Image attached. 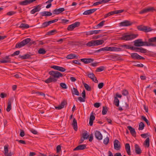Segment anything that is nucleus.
I'll use <instances>...</instances> for the list:
<instances>
[{"label":"nucleus","instance_id":"obj_1","mask_svg":"<svg viewBox=\"0 0 156 156\" xmlns=\"http://www.w3.org/2000/svg\"><path fill=\"white\" fill-rule=\"evenodd\" d=\"M156 41V37L150 38L148 41H142L141 39H138L134 41L135 46L137 47L142 46H154L156 47V44H154L153 42Z\"/></svg>","mask_w":156,"mask_h":156},{"label":"nucleus","instance_id":"obj_2","mask_svg":"<svg viewBox=\"0 0 156 156\" xmlns=\"http://www.w3.org/2000/svg\"><path fill=\"white\" fill-rule=\"evenodd\" d=\"M104 40H93L87 43L86 44V45L87 46L89 47L97 46L102 44L104 43Z\"/></svg>","mask_w":156,"mask_h":156},{"label":"nucleus","instance_id":"obj_3","mask_svg":"<svg viewBox=\"0 0 156 156\" xmlns=\"http://www.w3.org/2000/svg\"><path fill=\"white\" fill-rule=\"evenodd\" d=\"M137 36V34H125L122 35V37L120 38V39L126 41H130L135 38Z\"/></svg>","mask_w":156,"mask_h":156},{"label":"nucleus","instance_id":"obj_4","mask_svg":"<svg viewBox=\"0 0 156 156\" xmlns=\"http://www.w3.org/2000/svg\"><path fill=\"white\" fill-rule=\"evenodd\" d=\"M122 51V49L120 48L115 47H105L102 48L97 50V52H100L102 51Z\"/></svg>","mask_w":156,"mask_h":156},{"label":"nucleus","instance_id":"obj_5","mask_svg":"<svg viewBox=\"0 0 156 156\" xmlns=\"http://www.w3.org/2000/svg\"><path fill=\"white\" fill-rule=\"evenodd\" d=\"M49 74L52 77L53 80H55L54 82L57 80L58 79L62 76V74L57 71H50L49 73Z\"/></svg>","mask_w":156,"mask_h":156},{"label":"nucleus","instance_id":"obj_6","mask_svg":"<svg viewBox=\"0 0 156 156\" xmlns=\"http://www.w3.org/2000/svg\"><path fill=\"white\" fill-rule=\"evenodd\" d=\"M30 41L31 39L30 38H26L20 42L16 44L15 47L16 48H21L28 44Z\"/></svg>","mask_w":156,"mask_h":156},{"label":"nucleus","instance_id":"obj_7","mask_svg":"<svg viewBox=\"0 0 156 156\" xmlns=\"http://www.w3.org/2000/svg\"><path fill=\"white\" fill-rule=\"evenodd\" d=\"M80 23L79 22H76L68 26L67 30L69 31L73 30L74 28L79 25Z\"/></svg>","mask_w":156,"mask_h":156},{"label":"nucleus","instance_id":"obj_8","mask_svg":"<svg viewBox=\"0 0 156 156\" xmlns=\"http://www.w3.org/2000/svg\"><path fill=\"white\" fill-rule=\"evenodd\" d=\"M114 148L115 150H119L121 148L120 143L118 140H116L114 141Z\"/></svg>","mask_w":156,"mask_h":156},{"label":"nucleus","instance_id":"obj_9","mask_svg":"<svg viewBox=\"0 0 156 156\" xmlns=\"http://www.w3.org/2000/svg\"><path fill=\"white\" fill-rule=\"evenodd\" d=\"M138 29L140 30L144 31L145 32H148L151 30L150 28L146 26H139L138 27Z\"/></svg>","mask_w":156,"mask_h":156},{"label":"nucleus","instance_id":"obj_10","mask_svg":"<svg viewBox=\"0 0 156 156\" xmlns=\"http://www.w3.org/2000/svg\"><path fill=\"white\" fill-rule=\"evenodd\" d=\"M80 60L82 62L85 64H87L91 63L94 61L93 59L91 58H82Z\"/></svg>","mask_w":156,"mask_h":156},{"label":"nucleus","instance_id":"obj_11","mask_svg":"<svg viewBox=\"0 0 156 156\" xmlns=\"http://www.w3.org/2000/svg\"><path fill=\"white\" fill-rule=\"evenodd\" d=\"M36 0H25L20 2L19 3L21 5H25L30 4L32 2Z\"/></svg>","mask_w":156,"mask_h":156},{"label":"nucleus","instance_id":"obj_12","mask_svg":"<svg viewBox=\"0 0 156 156\" xmlns=\"http://www.w3.org/2000/svg\"><path fill=\"white\" fill-rule=\"evenodd\" d=\"M51 68L55 70H58L62 72H64L66 71V69L63 67L57 66H51Z\"/></svg>","mask_w":156,"mask_h":156},{"label":"nucleus","instance_id":"obj_13","mask_svg":"<svg viewBox=\"0 0 156 156\" xmlns=\"http://www.w3.org/2000/svg\"><path fill=\"white\" fill-rule=\"evenodd\" d=\"M131 57L134 59H144V58L141 56L139 55L136 53H132L131 54Z\"/></svg>","mask_w":156,"mask_h":156},{"label":"nucleus","instance_id":"obj_14","mask_svg":"<svg viewBox=\"0 0 156 156\" xmlns=\"http://www.w3.org/2000/svg\"><path fill=\"white\" fill-rule=\"evenodd\" d=\"M97 9H93L85 11L83 13V14L84 15H89L94 13Z\"/></svg>","mask_w":156,"mask_h":156},{"label":"nucleus","instance_id":"obj_15","mask_svg":"<svg viewBox=\"0 0 156 156\" xmlns=\"http://www.w3.org/2000/svg\"><path fill=\"white\" fill-rule=\"evenodd\" d=\"M95 137L97 139L100 140L102 139V135L101 133L99 131H96L95 133Z\"/></svg>","mask_w":156,"mask_h":156},{"label":"nucleus","instance_id":"obj_16","mask_svg":"<svg viewBox=\"0 0 156 156\" xmlns=\"http://www.w3.org/2000/svg\"><path fill=\"white\" fill-rule=\"evenodd\" d=\"M65 10V9L63 8H60L54 10L53 12L54 14H58L64 11Z\"/></svg>","mask_w":156,"mask_h":156},{"label":"nucleus","instance_id":"obj_17","mask_svg":"<svg viewBox=\"0 0 156 156\" xmlns=\"http://www.w3.org/2000/svg\"><path fill=\"white\" fill-rule=\"evenodd\" d=\"M86 147V145L85 144H81L73 149V151H79L85 149Z\"/></svg>","mask_w":156,"mask_h":156},{"label":"nucleus","instance_id":"obj_18","mask_svg":"<svg viewBox=\"0 0 156 156\" xmlns=\"http://www.w3.org/2000/svg\"><path fill=\"white\" fill-rule=\"evenodd\" d=\"M95 83H98V80H97L94 74L93 73H89L87 75Z\"/></svg>","mask_w":156,"mask_h":156},{"label":"nucleus","instance_id":"obj_19","mask_svg":"<svg viewBox=\"0 0 156 156\" xmlns=\"http://www.w3.org/2000/svg\"><path fill=\"white\" fill-rule=\"evenodd\" d=\"M41 6L39 5H37L31 11L30 13L32 14H33L36 12L40 11L41 9Z\"/></svg>","mask_w":156,"mask_h":156},{"label":"nucleus","instance_id":"obj_20","mask_svg":"<svg viewBox=\"0 0 156 156\" xmlns=\"http://www.w3.org/2000/svg\"><path fill=\"white\" fill-rule=\"evenodd\" d=\"M131 24L130 22L126 20L124 21L121 22L119 23L120 26H128Z\"/></svg>","mask_w":156,"mask_h":156},{"label":"nucleus","instance_id":"obj_21","mask_svg":"<svg viewBox=\"0 0 156 156\" xmlns=\"http://www.w3.org/2000/svg\"><path fill=\"white\" fill-rule=\"evenodd\" d=\"M100 30H90L86 33V34L87 35H91L94 34H98L99 33Z\"/></svg>","mask_w":156,"mask_h":156},{"label":"nucleus","instance_id":"obj_22","mask_svg":"<svg viewBox=\"0 0 156 156\" xmlns=\"http://www.w3.org/2000/svg\"><path fill=\"white\" fill-rule=\"evenodd\" d=\"M127 128L129 130L130 132L132 135L133 136H135L136 134V132L135 129L130 126H128Z\"/></svg>","mask_w":156,"mask_h":156},{"label":"nucleus","instance_id":"obj_23","mask_svg":"<svg viewBox=\"0 0 156 156\" xmlns=\"http://www.w3.org/2000/svg\"><path fill=\"white\" fill-rule=\"evenodd\" d=\"M125 149L126 150L127 153L129 155H131V151L130 146L129 144H126L125 145Z\"/></svg>","mask_w":156,"mask_h":156},{"label":"nucleus","instance_id":"obj_24","mask_svg":"<svg viewBox=\"0 0 156 156\" xmlns=\"http://www.w3.org/2000/svg\"><path fill=\"white\" fill-rule=\"evenodd\" d=\"M95 119V116L91 114H90V119L89 124L90 126H92L93 125V122L94 120Z\"/></svg>","mask_w":156,"mask_h":156},{"label":"nucleus","instance_id":"obj_25","mask_svg":"<svg viewBox=\"0 0 156 156\" xmlns=\"http://www.w3.org/2000/svg\"><path fill=\"white\" fill-rule=\"evenodd\" d=\"M72 125L74 129L76 131L77 129V125L76 121L75 118H73V122H72Z\"/></svg>","mask_w":156,"mask_h":156},{"label":"nucleus","instance_id":"obj_26","mask_svg":"<svg viewBox=\"0 0 156 156\" xmlns=\"http://www.w3.org/2000/svg\"><path fill=\"white\" fill-rule=\"evenodd\" d=\"M135 146L136 153L137 154H140L141 153V151L139 146L136 144Z\"/></svg>","mask_w":156,"mask_h":156},{"label":"nucleus","instance_id":"obj_27","mask_svg":"<svg viewBox=\"0 0 156 156\" xmlns=\"http://www.w3.org/2000/svg\"><path fill=\"white\" fill-rule=\"evenodd\" d=\"M3 63H10L11 60L9 56H6L3 59H2Z\"/></svg>","mask_w":156,"mask_h":156},{"label":"nucleus","instance_id":"obj_28","mask_svg":"<svg viewBox=\"0 0 156 156\" xmlns=\"http://www.w3.org/2000/svg\"><path fill=\"white\" fill-rule=\"evenodd\" d=\"M41 15L43 16H50L52 15V13L48 11H44L41 12Z\"/></svg>","mask_w":156,"mask_h":156},{"label":"nucleus","instance_id":"obj_29","mask_svg":"<svg viewBox=\"0 0 156 156\" xmlns=\"http://www.w3.org/2000/svg\"><path fill=\"white\" fill-rule=\"evenodd\" d=\"M53 80L52 78V77L51 76L47 80H45L44 82L47 83H48L52 82H55L54 80Z\"/></svg>","mask_w":156,"mask_h":156},{"label":"nucleus","instance_id":"obj_30","mask_svg":"<svg viewBox=\"0 0 156 156\" xmlns=\"http://www.w3.org/2000/svg\"><path fill=\"white\" fill-rule=\"evenodd\" d=\"M136 51L137 52H139L142 53H145L147 52L146 50L142 48H136Z\"/></svg>","mask_w":156,"mask_h":156},{"label":"nucleus","instance_id":"obj_31","mask_svg":"<svg viewBox=\"0 0 156 156\" xmlns=\"http://www.w3.org/2000/svg\"><path fill=\"white\" fill-rule=\"evenodd\" d=\"M105 22V21H101L99 23L95 26L94 28V29H98L102 27L104 25Z\"/></svg>","mask_w":156,"mask_h":156},{"label":"nucleus","instance_id":"obj_32","mask_svg":"<svg viewBox=\"0 0 156 156\" xmlns=\"http://www.w3.org/2000/svg\"><path fill=\"white\" fill-rule=\"evenodd\" d=\"M144 144L145 147H149L150 145V139L149 138H147L145 140Z\"/></svg>","mask_w":156,"mask_h":156},{"label":"nucleus","instance_id":"obj_33","mask_svg":"<svg viewBox=\"0 0 156 156\" xmlns=\"http://www.w3.org/2000/svg\"><path fill=\"white\" fill-rule=\"evenodd\" d=\"M71 90L73 94H75L77 96H79V92L76 88H73Z\"/></svg>","mask_w":156,"mask_h":156},{"label":"nucleus","instance_id":"obj_34","mask_svg":"<svg viewBox=\"0 0 156 156\" xmlns=\"http://www.w3.org/2000/svg\"><path fill=\"white\" fill-rule=\"evenodd\" d=\"M20 27L23 29H27L29 27V25L25 23H22L20 26Z\"/></svg>","mask_w":156,"mask_h":156},{"label":"nucleus","instance_id":"obj_35","mask_svg":"<svg viewBox=\"0 0 156 156\" xmlns=\"http://www.w3.org/2000/svg\"><path fill=\"white\" fill-rule=\"evenodd\" d=\"M119 100L118 99L117 97H115L114 100V104L117 106L118 107L119 105Z\"/></svg>","mask_w":156,"mask_h":156},{"label":"nucleus","instance_id":"obj_36","mask_svg":"<svg viewBox=\"0 0 156 156\" xmlns=\"http://www.w3.org/2000/svg\"><path fill=\"white\" fill-rule=\"evenodd\" d=\"M76 57V56L74 54H70L67 56L66 58L68 59H72Z\"/></svg>","mask_w":156,"mask_h":156},{"label":"nucleus","instance_id":"obj_37","mask_svg":"<svg viewBox=\"0 0 156 156\" xmlns=\"http://www.w3.org/2000/svg\"><path fill=\"white\" fill-rule=\"evenodd\" d=\"M89 133L87 132H84L83 134V137L85 139H87L89 137Z\"/></svg>","mask_w":156,"mask_h":156},{"label":"nucleus","instance_id":"obj_38","mask_svg":"<svg viewBox=\"0 0 156 156\" xmlns=\"http://www.w3.org/2000/svg\"><path fill=\"white\" fill-rule=\"evenodd\" d=\"M8 106L7 108H6V111L7 112H9L11 108V101H9L8 103Z\"/></svg>","mask_w":156,"mask_h":156},{"label":"nucleus","instance_id":"obj_39","mask_svg":"<svg viewBox=\"0 0 156 156\" xmlns=\"http://www.w3.org/2000/svg\"><path fill=\"white\" fill-rule=\"evenodd\" d=\"M144 127V124L143 122H141L139 124L138 129L139 130H143Z\"/></svg>","mask_w":156,"mask_h":156},{"label":"nucleus","instance_id":"obj_40","mask_svg":"<svg viewBox=\"0 0 156 156\" xmlns=\"http://www.w3.org/2000/svg\"><path fill=\"white\" fill-rule=\"evenodd\" d=\"M46 51L45 49L43 48H41L39 49L38 52L40 54H44L46 53Z\"/></svg>","mask_w":156,"mask_h":156},{"label":"nucleus","instance_id":"obj_41","mask_svg":"<svg viewBox=\"0 0 156 156\" xmlns=\"http://www.w3.org/2000/svg\"><path fill=\"white\" fill-rule=\"evenodd\" d=\"M83 84L86 90L89 91H90L91 90V87H90L86 83H84Z\"/></svg>","mask_w":156,"mask_h":156},{"label":"nucleus","instance_id":"obj_42","mask_svg":"<svg viewBox=\"0 0 156 156\" xmlns=\"http://www.w3.org/2000/svg\"><path fill=\"white\" fill-rule=\"evenodd\" d=\"M105 69V67L104 66H100L98 68L96 69V71L98 72H101Z\"/></svg>","mask_w":156,"mask_h":156},{"label":"nucleus","instance_id":"obj_43","mask_svg":"<svg viewBox=\"0 0 156 156\" xmlns=\"http://www.w3.org/2000/svg\"><path fill=\"white\" fill-rule=\"evenodd\" d=\"M107 109L106 107H103V109L102 111V114L103 115H105L107 112Z\"/></svg>","mask_w":156,"mask_h":156},{"label":"nucleus","instance_id":"obj_44","mask_svg":"<svg viewBox=\"0 0 156 156\" xmlns=\"http://www.w3.org/2000/svg\"><path fill=\"white\" fill-rule=\"evenodd\" d=\"M109 142V138L108 137H107L105 138L103 140V143L105 144H108Z\"/></svg>","mask_w":156,"mask_h":156},{"label":"nucleus","instance_id":"obj_45","mask_svg":"<svg viewBox=\"0 0 156 156\" xmlns=\"http://www.w3.org/2000/svg\"><path fill=\"white\" fill-rule=\"evenodd\" d=\"M30 57V55L29 54H27L23 55L22 58L23 59H27Z\"/></svg>","mask_w":156,"mask_h":156},{"label":"nucleus","instance_id":"obj_46","mask_svg":"<svg viewBox=\"0 0 156 156\" xmlns=\"http://www.w3.org/2000/svg\"><path fill=\"white\" fill-rule=\"evenodd\" d=\"M16 13V12L12 11H10V12H7V15L9 16H11L14 15Z\"/></svg>","mask_w":156,"mask_h":156},{"label":"nucleus","instance_id":"obj_47","mask_svg":"<svg viewBox=\"0 0 156 156\" xmlns=\"http://www.w3.org/2000/svg\"><path fill=\"white\" fill-rule=\"evenodd\" d=\"M141 118L142 119H143L144 121H145L147 124L148 125H149V122L148 121V120L146 119V118L144 116H142L141 117Z\"/></svg>","mask_w":156,"mask_h":156},{"label":"nucleus","instance_id":"obj_48","mask_svg":"<svg viewBox=\"0 0 156 156\" xmlns=\"http://www.w3.org/2000/svg\"><path fill=\"white\" fill-rule=\"evenodd\" d=\"M8 152V147L6 146H5L4 147V154H5L7 153Z\"/></svg>","mask_w":156,"mask_h":156},{"label":"nucleus","instance_id":"obj_49","mask_svg":"<svg viewBox=\"0 0 156 156\" xmlns=\"http://www.w3.org/2000/svg\"><path fill=\"white\" fill-rule=\"evenodd\" d=\"M60 85L62 88L64 89L67 88L66 85L65 83H60Z\"/></svg>","mask_w":156,"mask_h":156},{"label":"nucleus","instance_id":"obj_50","mask_svg":"<svg viewBox=\"0 0 156 156\" xmlns=\"http://www.w3.org/2000/svg\"><path fill=\"white\" fill-rule=\"evenodd\" d=\"M56 32V30H53L49 31L48 32V34L49 35H52L54 34V33Z\"/></svg>","mask_w":156,"mask_h":156},{"label":"nucleus","instance_id":"obj_51","mask_svg":"<svg viewBox=\"0 0 156 156\" xmlns=\"http://www.w3.org/2000/svg\"><path fill=\"white\" fill-rule=\"evenodd\" d=\"M49 25L47 22H46L43 23L41 25V27H45Z\"/></svg>","mask_w":156,"mask_h":156},{"label":"nucleus","instance_id":"obj_52","mask_svg":"<svg viewBox=\"0 0 156 156\" xmlns=\"http://www.w3.org/2000/svg\"><path fill=\"white\" fill-rule=\"evenodd\" d=\"M122 94L124 96H126L128 94V93L127 90H124L122 91Z\"/></svg>","mask_w":156,"mask_h":156},{"label":"nucleus","instance_id":"obj_53","mask_svg":"<svg viewBox=\"0 0 156 156\" xmlns=\"http://www.w3.org/2000/svg\"><path fill=\"white\" fill-rule=\"evenodd\" d=\"M78 100L80 102H84L85 101V98L83 97L82 98L81 97H79L78 98Z\"/></svg>","mask_w":156,"mask_h":156},{"label":"nucleus","instance_id":"obj_54","mask_svg":"<svg viewBox=\"0 0 156 156\" xmlns=\"http://www.w3.org/2000/svg\"><path fill=\"white\" fill-rule=\"evenodd\" d=\"M122 47H125L126 49H130L131 46L129 45H123L121 46Z\"/></svg>","mask_w":156,"mask_h":156},{"label":"nucleus","instance_id":"obj_55","mask_svg":"<svg viewBox=\"0 0 156 156\" xmlns=\"http://www.w3.org/2000/svg\"><path fill=\"white\" fill-rule=\"evenodd\" d=\"M104 85V83H99L98 85V88L101 89L102 88Z\"/></svg>","mask_w":156,"mask_h":156},{"label":"nucleus","instance_id":"obj_56","mask_svg":"<svg viewBox=\"0 0 156 156\" xmlns=\"http://www.w3.org/2000/svg\"><path fill=\"white\" fill-rule=\"evenodd\" d=\"M101 103H96L94 104V106L96 108H98L101 105Z\"/></svg>","mask_w":156,"mask_h":156},{"label":"nucleus","instance_id":"obj_57","mask_svg":"<svg viewBox=\"0 0 156 156\" xmlns=\"http://www.w3.org/2000/svg\"><path fill=\"white\" fill-rule=\"evenodd\" d=\"M30 131L31 133L34 134H36L37 133V131L33 129H31Z\"/></svg>","mask_w":156,"mask_h":156},{"label":"nucleus","instance_id":"obj_58","mask_svg":"<svg viewBox=\"0 0 156 156\" xmlns=\"http://www.w3.org/2000/svg\"><path fill=\"white\" fill-rule=\"evenodd\" d=\"M147 12V9H145L143 10H142L141 11H140L139 12V13H140V14H143L144 13H146Z\"/></svg>","mask_w":156,"mask_h":156},{"label":"nucleus","instance_id":"obj_59","mask_svg":"<svg viewBox=\"0 0 156 156\" xmlns=\"http://www.w3.org/2000/svg\"><path fill=\"white\" fill-rule=\"evenodd\" d=\"M102 4V3H101V1H100L94 3L93 5L96 6V5H98L99 4Z\"/></svg>","mask_w":156,"mask_h":156},{"label":"nucleus","instance_id":"obj_60","mask_svg":"<svg viewBox=\"0 0 156 156\" xmlns=\"http://www.w3.org/2000/svg\"><path fill=\"white\" fill-rule=\"evenodd\" d=\"M146 9L147 12L152 11L154 10L153 7H150L146 8Z\"/></svg>","mask_w":156,"mask_h":156},{"label":"nucleus","instance_id":"obj_61","mask_svg":"<svg viewBox=\"0 0 156 156\" xmlns=\"http://www.w3.org/2000/svg\"><path fill=\"white\" fill-rule=\"evenodd\" d=\"M66 104V101H62L61 103V104L60 105V106L62 107V108H64L65 105Z\"/></svg>","mask_w":156,"mask_h":156},{"label":"nucleus","instance_id":"obj_62","mask_svg":"<svg viewBox=\"0 0 156 156\" xmlns=\"http://www.w3.org/2000/svg\"><path fill=\"white\" fill-rule=\"evenodd\" d=\"M37 94H39V95L43 96V98H44L45 97V94L41 92H37Z\"/></svg>","mask_w":156,"mask_h":156},{"label":"nucleus","instance_id":"obj_63","mask_svg":"<svg viewBox=\"0 0 156 156\" xmlns=\"http://www.w3.org/2000/svg\"><path fill=\"white\" fill-rule=\"evenodd\" d=\"M57 152V153L59 152L61 150V147L60 145H58L56 148Z\"/></svg>","mask_w":156,"mask_h":156},{"label":"nucleus","instance_id":"obj_64","mask_svg":"<svg viewBox=\"0 0 156 156\" xmlns=\"http://www.w3.org/2000/svg\"><path fill=\"white\" fill-rule=\"evenodd\" d=\"M62 22L64 24H65L66 23L69 21L68 20L66 19H62Z\"/></svg>","mask_w":156,"mask_h":156}]
</instances>
